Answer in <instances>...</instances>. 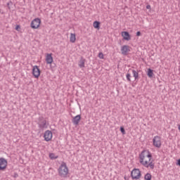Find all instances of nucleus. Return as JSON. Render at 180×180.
I'll return each mask as SVG.
<instances>
[{
    "label": "nucleus",
    "mask_w": 180,
    "mask_h": 180,
    "mask_svg": "<svg viewBox=\"0 0 180 180\" xmlns=\"http://www.w3.org/2000/svg\"><path fill=\"white\" fill-rule=\"evenodd\" d=\"M153 155L148 150H143L139 155V162L145 167L146 168H150V169H154L155 165L153 162L151 160Z\"/></svg>",
    "instance_id": "f257e3e1"
},
{
    "label": "nucleus",
    "mask_w": 180,
    "mask_h": 180,
    "mask_svg": "<svg viewBox=\"0 0 180 180\" xmlns=\"http://www.w3.org/2000/svg\"><path fill=\"white\" fill-rule=\"evenodd\" d=\"M58 172L60 176L62 178H66V176L68 175V167H67V164L63 162L59 167Z\"/></svg>",
    "instance_id": "f03ea898"
},
{
    "label": "nucleus",
    "mask_w": 180,
    "mask_h": 180,
    "mask_svg": "<svg viewBox=\"0 0 180 180\" xmlns=\"http://www.w3.org/2000/svg\"><path fill=\"white\" fill-rule=\"evenodd\" d=\"M37 124L39 130H46V129L49 127V122H47L43 117L39 118Z\"/></svg>",
    "instance_id": "7ed1b4c3"
},
{
    "label": "nucleus",
    "mask_w": 180,
    "mask_h": 180,
    "mask_svg": "<svg viewBox=\"0 0 180 180\" xmlns=\"http://www.w3.org/2000/svg\"><path fill=\"white\" fill-rule=\"evenodd\" d=\"M132 179H140L141 178V172L139 169H134L131 172Z\"/></svg>",
    "instance_id": "20e7f679"
},
{
    "label": "nucleus",
    "mask_w": 180,
    "mask_h": 180,
    "mask_svg": "<svg viewBox=\"0 0 180 180\" xmlns=\"http://www.w3.org/2000/svg\"><path fill=\"white\" fill-rule=\"evenodd\" d=\"M41 23V20L40 18H35L31 22V27L32 29H39L40 27V24Z\"/></svg>",
    "instance_id": "39448f33"
},
{
    "label": "nucleus",
    "mask_w": 180,
    "mask_h": 180,
    "mask_svg": "<svg viewBox=\"0 0 180 180\" xmlns=\"http://www.w3.org/2000/svg\"><path fill=\"white\" fill-rule=\"evenodd\" d=\"M153 143L154 147H156V148H160L161 147V137L159 136H154Z\"/></svg>",
    "instance_id": "423d86ee"
},
{
    "label": "nucleus",
    "mask_w": 180,
    "mask_h": 180,
    "mask_svg": "<svg viewBox=\"0 0 180 180\" xmlns=\"http://www.w3.org/2000/svg\"><path fill=\"white\" fill-rule=\"evenodd\" d=\"M8 167V161L4 158H0V171H4Z\"/></svg>",
    "instance_id": "0eeeda50"
},
{
    "label": "nucleus",
    "mask_w": 180,
    "mask_h": 180,
    "mask_svg": "<svg viewBox=\"0 0 180 180\" xmlns=\"http://www.w3.org/2000/svg\"><path fill=\"white\" fill-rule=\"evenodd\" d=\"M44 138L45 141H50L51 139H53V132L50 130L46 131L44 134Z\"/></svg>",
    "instance_id": "6e6552de"
},
{
    "label": "nucleus",
    "mask_w": 180,
    "mask_h": 180,
    "mask_svg": "<svg viewBox=\"0 0 180 180\" xmlns=\"http://www.w3.org/2000/svg\"><path fill=\"white\" fill-rule=\"evenodd\" d=\"M32 75L34 77V78H39V77H40V69H39V66H33Z\"/></svg>",
    "instance_id": "1a4fd4ad"
},
{
    "label": "nucleus",
    "mask_w": 180,
    "mask_h": 180,
    "mask_svg": "<svg viewBox=\"0 0 180 180\" xmlns=\"http://www.w3.org/2000/svg\"><path fill=\"white\" fill-rule=\"evenodd\" d=\"M130 51V47L127 45H124L121 48V53L123 56H127Z\"/></svg>",
    "instance_id": "9d476101"
},
{
    "label": "nucleus",
    "mask_w": 180,
    "mask_h": 180,
    "mask_svg": "<svg viewBox=\"0 0 180 180\" xmlns=\"http://www.w3.org/2000/svg\"><path fill=\"white\" fill-rule=\"evenodd\" d=\"M81 121V115H77L72 119V123L75 126L78 125L79 124V122Z\"/></svg>",
    "instance_id": "9b49d317"
},
{
    "label": "nucleus",
    "mask_w": 180,
    "mask_h": 180,
    "mask_svg": "<svg viewBox=\"0 0 180 180\" xmlns=\"http://www.w3.org/2000/svg\"><path fill=\"white\" fill-rule=\"evenodd\" d=\"M46 62L47 64H52L53 63V56L51 53H47L46 56Z\"/></svg>",
    "instance_id": "f8f14e48"
},
{
    "label": "nucleus",
    "mask_w": 180,
    "mask_h": 180,
    "mask_svg": "<svg viewBox=\"0 0 180 180\" xmlns=\"http://www.w3.org/2000/svg\"><path fill=\"white\" fill-rule=\"evenodd\" d=\"M122 37L124 40L129 41L131 39L130 38V34H129V32H122Z\"/></svg>",
    "instance_id": "ddd939ff"
},
{
    "label": "nucleus",
    "mask_w": 180,
    "mask_h": 180,
    "mask_svg": "<svg viewBox=\"0 0 180 180\" xmlns=\"http://www.w3.org/2000/svg\"><path fill=\"white\" fill-rule=\"evenodd\" d=\"M78 65L80 68H85V59H84V58H82L80 59V60L79 61Z\"/></svg>",
    "instance_id": "4468645a"
},
{
    "label": "nucleus",
    "mask_w": 180,
    "mask_h": 180,
    "mask_svg": "<svg viewBox=\"0 0 180 180\" xmlns=\"http://www.w3.org/2000/svg\"><path fill=\"white\" fill-rule=\"evenodd\" d=\"M101 22L98 21H94L93 23V26L94 29H98V30H99V29H101Z\"/></svg>",
    "instance_id": "2eb2a0df"
},
{
    "label": "nucleus",
    "mask_w": 180,
    "mask_h": 180,
    "mask_svg": "<svg viewBox=\"0 0 180 180\" xmlns=\"http://www.w3.org/2000/svg\"><path fill=\"white\" fill-rule=\"evenodd\" d=\"M77 40V37H75V34H70V41L71 43H75V41Z\"/></svg>",
    "instance_id": "dca6fc26"
},
{
    "label": "nucleus",
    "mask_w": 180,
    "mask_h": 180,
    "mask_svg": "<svg viewBox=\"0 0 180 180\" xmlns=\"http://www.w3.org/2000/svg\"><path fill=\"white\" fill-rule=\"evenodd\" d=\"M132 75L136 81V79H139V71H136L132 70Z\"/></svg>",
    "instance_id": "f3484780"
},
{
    "label": "nucleus",
    "mask_w": 180,
    "mask_h": 180,
    "mask_svg": "<svg viewBox=\"0 0 180 180\" xmlns=\"http://www.w3.org/2000/svg\"><path fill=\"white\" fill-rule=\"evenodd\" d=\"M147 75L148 77H149V78H153V76L154 75V72H153V70L148 69Z\"/></svg>",
    "instance_id": "a211bd4d"
},
{
    "label": "nucleus",
    "mask_w": 180,
    "mask_h": 180,
    "mask_svg": "<svg viewBox=\"0 0 180 180\" xmlns=\"http://www.w3.org/2000/svg\"><path fill=\"white\" fill-rule=\"evenodd\" d=\"M49 158L51 160H57V158H58V155H56L54 153H49Z\"/></svg>",
    "instance_id": "6ab92c4d"
},
{
    "label": "nucleus",
    "mask_w": 180,
    "mask_h": 180,
    "mask_svg": "<svg viewBox=\"0 0 180 180\" xmlns=\"http://www.w3.org/2000/svg\"><path fill=\"white\" fill-rule=\"evenodd\" d=\"M151 174L150 173H147L146 174H145L144 176V179L145 180H151Z\"/></svg>",
    "instance_id": "aec40b11"
},
{
    "label": "nucleus",
    "mask_w": 180,
    "mask_h": 180,
    "mask_svg": "<svg viewBox=\"0 0 180 180\" xmlns=\"http://www.w3.org/2000/svg\"><path fill=\"white\" fill-rule=\"evenodd\" d=\"M126 78L127 79V81H129V82H130L131 81V79L130 78H131V75H130V73H127L126 75Z\"/></svg>",
    "instance_id": "412c9836"
},
{
    "label": "nucleus",
    "mask_w": 180,
    "mask_h": 180,
    "mask_svg": "<svg viewBox=\"0 0 180 180\" xmlns=\"http://www.w3.org/2000/svg\"><path fill=\"white\" fill-rule=\"evenodd\" d=\"M98 58H101V60H103V58H104L103 53L100 52V53H98Z\"/></svg>",
    "instance_id": "4be33fe9"
},
{
    "label": "nucleus",
    "mask_w": 180,
    "mask_h": 180,
    "mask_svg": "<svg viewBox=\"0 0 180 180\" xmlns=\"http://www.w3.org/2000/svg\"><path fill=\"white\" fill-rule=\"evenodd\" d=\"M120 131L122 134H126V131H124V128H123V127H120Z\"/></svg>",
    "instance_id": "5701e85b"
},
{
    "label": "nucleus",
    "mask_w": 180,
    "mask_h": 180,
    "mask_svg": "<svg viewBox=\"0 0 180 180\" xmlns=\"http://www.w3.org/2000/svg\"><path fill=\"white\" fill-rule=\"evenodd\" d=\"M136 36H141V32L140 31H138L136 32Z\"/></svg>",
    "instance_id": "b1692460"
},
{
    "label": "nucleus",
    "mask_w": 180,
    "mask_h": 180,
    "mask_svg": "<svg viewBox=\"0 0 180 180\" xmlns=\"http://www.w3.org/2000/svg\"><path fill=\"white\" fill-rule=\"evenodd\" d=\"M19 29H20V26L17 25V26L15 27V30H19Z\"/></svg>",
    "instance_id": "393cba45"
},
{
    "label": "nucleus",
    "mask_w": 180,
    "mask_h": 180,
    "mask_svg": "<svg viewBox=\"0 0 180 180\" xmlns=\"http://www.w3.org/2000/svg\"><path fill=\"white\" fill-rule=\"evenodd\" d=\"M176 165H179V167H180V159H179L177 160Z\"/></svg>",
    "instance_id": "a878e982"
},
{
    "label": "nucleus",
    "mask_w": 180,
    "mask_h": 180,
    "mask_svg": "<svg viewBox=\"0 0 180 180\" xmlns=\"http://www.w3.org/2000/svg\"><path fill=\"white\" fill-rule=\"evenodd\" d=\"M146 9H151V6L150 5L146 6Z\"/></svg>",
    "instance_id": "bb28decb"
},
{
    "label": "nucleus",
    "mask_w": 180,
    "mask_h": 180,
    "mask_svg": "<svg viewBox=\"0 0 180 180\" xmlns=\"http://www.w3.org/2000/svg\"><path fill=\"white\" fill-rule=\"evenodd\" d=\"M178 129H179V130L180 131V124L178 126Z\"/></svg>",
    "instance_id": "cd10ccee"
}]
</instances>
